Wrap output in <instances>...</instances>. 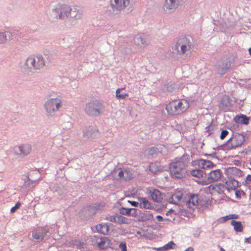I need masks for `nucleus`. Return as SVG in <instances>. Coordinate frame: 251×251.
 Listing matches in <instances>:
<instances>
[{"label": "nucleus", "mask_w": 251, "mask_h": 251, "mask_svg": "<svg viewBox=\"0 0 251 251\" xmlns=\"http://www.w3.org/2000/svg\"><path fill=\"white\" fill-rule=\"evenodd\" d=\"M118 176L120 179L124 180H129L132 178L133 174L128 169H120Z\"/></svg>", "instance_id": "obj_17"}, {"label": "nucleus", "mask_w": 251, "mask_h": 251, "mask_svg": "<svg viewBox=\"0 0 251 251\" xmlns=\"http://www.w3.org/2000/svg\"><path fill=\"white\" fill-rule=\"evenodd\" d=\"M110 220L111 222H115L117 223V215L112 216L110 217Z\"/></svg>", "instance_id": "obj_42"}, {"label": "nucleus", "mask_w": 251, "mask_h": 251, "mask_svg": "<svg viewBox=\"0 0 251 251\" xmlns=\"http://www.w3.org/2000/svg\"><path fill=\"white\" fill-rule=\"evenodd\" d=\"M56 10H57V12L60 11V12L59 15L60 18H62L64 15L68 16L72 10L70 6L66 5H61L58 8H57Z\"/></svg>", "instance_id": "obj_20"}, {"label": "nucleus", "mask_w": 251, "mask_h": 251, "mask_svg": "<svg viewBox=\"0 0 251 251\" xmlns=\"http://www.w3.org/2000/svg\"><path fill=\"white\" fill-rule=\"evenodd\" d=\"M155 166H156L155 164L152 163L151 164V165L150 166V171L153 173H156L158 171V170H156L154 169Z\"/></svg>", "instance_id": "obj_39"}, {"label": "nucleus", "mask_w": 251, "mask_h": 251, "mask_svg": "<svg viewBox=\"0 0 251 251\" xmlns=\"http://www.w3.org/2000/svg\"><path fill=\"white\" fill-rule=\"evenodd\" d=\"M148 192L153 201L157 202L161 201L162 194L158 190L150 188L148 189Z\"/></svg>", "instance_id": "obj_11"}, {"label": "nucleus", "mask_w": 251, "mask_h": 251, "mask_svg": "<svg viewBox=\"0 0 251 251\" xmlns=\"http://www.w3.org/2000/svg\"><path fill=\"white\" fill-rule=\"evenodd\" d=\"M21 205V203L20 202H17L16 204H15V205L11 208L10 212L11 213L15 212L16 211V210H17L18 209H19L20 208Z\"/></svg>", "instance_id": "obj_35"}, {"label": "nucleus", "mask_w": 251, "mask_h": 251, "mask_svg": "<svg viewBox=\"0 0 251 251\" xmlns=\"http://www.w3.org/2000/svg\"><path fill=\"white\" fill-rule=\"evenodd\" d=\"M128 202L131 203V204L132 206H137L138 205V202L135 201H129Z\"/></svg>", "instance_id": "obj_43"}, {"label": "nucleus", "mask_w": 251, "mask_h": 251, "mask_svg": "<svg viewBox=\"0 0 251 251\" xmlns=\"http://www.w3.org/2000/svg\"><path fill=\"white\" fill-rule=\"evenodd\" d=\"M189 107V102L185 99H178L170 101L166 106L169 115H177L185 112Z\"/></svg>", "instance_id": "obj_1"}, {"label": "nucleus", "mask_w": 251, "mask_h": 251, "mask_svg": "<svg viewBox=\"0 0 251 251\" xmlns=\"http://www.w3.org/2000/svg\"><path fill=\"white\" fill-rule=\"evenodd\" d=\"M175 245L176 244H175V243L173 241H171L169 242L168 243L165 245L162 248L163 250L167 251L169 249H173V247L175 246Z\"/></svg>", "instance_id": "obj_32"}, {"label": "nucleus", "mask_w": 251, "mask_h": 251, "mask_svg": "<svg viewBox=\"0 0 251 251\" xmlns=\"http://www.w3.org/2000/svg\"><path fill=\"white\" fill-rule=\"evenodd\" d=\"M104 105L98 100H94L88 103L85 108V112L89 116H98L102 113Z\"/></svg>", "instance_id": "obj_3"}, {"label": "nucleus", "mask_w": 251, "mask_h": 251, "mask_svg": "<svg viewBox=\"0 0 251 251\" xmlns=\"http://www.w3.org/2000/svg\"><path fill=\"white\" fill-rule=\"evenodd\" d=\"M231 225L233 226L234 230L237 232H242L243 230V226L241 222L232 221Z\"/></svg>", "instance_id": "obj_25"}, {"label": "nucleus", "mask_w": 251, "mask_h": 251, "mask_svg": "<svg viewBox=\"0 0 251 251\" xmlns=\"http://www.w3.org/2000/svg\"><path fill=\"white\" fill-rule=\"evenodd\" d=\"M155 149H156L155 148H154V147H152V148H151V151H153L154 150L155 151Z\"/></svg>", "instance_id": "obj_46"}, {"label": "nucleus", "mask_w": 251, "mask_h": 251, "mask_svg": "<svg viewBox=\"0 0 251 251\" xmlns=\"http://www.w3.org/2000/svg\"><path fill=\"white\" fill-rule=\"evenodd\" d=\"M245 141L243 135L235 133L227 141L226 146L229 149H232L241 146Z\"/></svg>", "instance_id": "obj_7"}, {"label": "nucleus", "mask_w": 251, "mask_h": 251, "mask_svg": "<svg viewBox=\"0 0 251 251\" xmlns=\"http://www.w3.org/2000/svg\"><path fill=\"white\" fill-rule=\"evenodd\" d=\"M208 188L210 193L211 194H222L224 193L225 189L224 185L221 183L210 185Z\"/></svg>", "instance_id": "obj_13"}, {"label": "nucleus", "mask_w": 251, "mask_h": 251, "mask_svg": "<svg viewBox=\"0 0 251 251\" xmlns=\"http://www.w3.org/2000/svg\"><path fill=\"white\" fill-rule=\"evenodd\" d=\"M121 89H122V90L125 89V87H123V88H121Z\"/></svg>", "instance_id": "obj_50"}, {"label": "nucleus", "mask_w": 251, "mask_h": 251, "mask_svg": "<svg viewBox=\"0 0 251 251\" xmlns=\"http://www.w3.org/2000/svg\"><path fill=\"white\" fill-rule=\"evenodd\" d=\"M192 44L190 40L186 37L179 38L175 46V50L178 54L183 55L192 48Z\"/></svg>", "instance_id": "obj_5"}, {"label": "nucleus", "mask_w": 251, "mask_h": 251, "mask_svg": "<svg viewBox=\"0 0 251 251\" xmlns=\"http://www.w3.org/2000/svg\"><path fill=\"white\" fill-rule=\"evenodd\" d=\"M170 171L172 177L181 178L187 173L186 165L183 161H176L170 164Z\"/></svg>", "instance_id": "obj_2"}, {"label": "nucleus", "mask_w": 251, "mask_h": 251, "mask_svg": "<svg viewBox=\"0 0 251 251\" xmlns=\"http://www.w3.org/2000/svg\"><path fill=\"white\" fill-rule=\"evenodd\" d=\"M197 162L199 167L203 169H210L215 166V164L210 160L199 159Z\"/></svg>", "instance_id": "obj_16"}, {"label": "nucleus", "mask_w": 251, "mask_h": 251, "mask_svg": "<svg viewBox=\"0 0 251 251\" xmlns=\"http://www.w3.org/2000/svg\"><path fill=\"white\" fill-rule=\"evenodd\" d=\"M94 238L98 247L100 249H105L110 245V241L106 237L95 236Z\"/></svg>", "instance_id": "obj_14"}, {"label": "nucleus", "mask_w": 251, "mask_h": 251, "mask_svg": "<svg viewBox=\"0 0 251 251\" xmlns=\"http://www.w3.org/2000/svg\"><path fill=\"white\" fill-rule=\"evenodd\" d=\"M62 100L58 98L50 99L46 101L45 108L49 115L58 110L61 106Z\"/></svg>", "instance_id": "obj_6"}, {"label": "nucleus", "mask_w": 251, "mask_h": 251, "mask_svg": "<svg viewBox=\"0 0 251 251\" xmlns=\"http://www.w3.org/2000/svg\"><path fill=\"white\" fill-rule=\"evenodd\" d=\"M156 219L159 222H161V221H163V217L161 216H160V215H157L156 216Z\"/></svg>", "instance_id": "obj_44"}, {"label": "nucleus", "mask_w": 251, "mask_h": 251, "mask_svg": "<svg viewBox=\"0 0 251 251\" xmlns=\"http://www.w3.org/2000/svg\"><path fill=\"white\" fill-rule=\"evenodd\" d=\"M25 65L31 70H36L43 68L45 65V63L42 56L33 55L27 58Z\"/></svg>", "instance_id": "obj_4"}, {"label": "nucleus", "mask_w": 251, "mask_h": 251, "mask_svg": "<svg viewBox=\"0 0 251 251\" xmlns=\"http://www.w3.org/2000/svg\"><path fill=\"white\" fill-rule=\"evenodd\" d=\"M122 91V89H117L116 91V96L117 98L120 99H124L127 97L128 96V94L127 93H125L124 94H120V93Z\"/></svg>", "instance_id": "obj_31"}, {"label": "nucleus", "mask_w": 251, "mask_h": 251, "mask_svg": "<svg viewBox=\"0 0 251 251\" xmlns=\"http://www.w3.org/2000/svg\"><path fill=\"white\" fill-rule=\"evenodd\" d=\"M227 173L232 176H239L241 175V171L236 167H230L227 169Z\"/></svg>", "instance_id": "obj_24"}, {"label": "nucleus", "mask_w": 251, "mask_h": 251, "mask_svg": "<svg viewBox=\"0 0 251 251\" xmlns=\"http://www.w3.org/2000/svg\"><path fill=\"white\" fill-rule=\"evenodd\" d=\"M245 182L247 184H250L251 182V175H248Z\"/></svg>", "instance_id": "obj_41"}, {"label": "nucleus", "mask_w": 251, "mask_h": 251, "mask_svg": "<svg viewBox=\"0 0 251 251\" xmlns=\"http://www.w3.org/2000/svg\"><path fill=\"white\" fill-rule=\"evenodd\" d=\"M249 52L250 54L251 55V47L249 48Z\"/></svg>", "instance_id": "obj_47"}, {"label": "nucleus", "mask_w": 251, "mask_h": 251, "mask_svg": "<svg viewBox=\"0 0 251 251\" xmlns=\"http://www.w3.org/2000/svg\"><path fill=\"white\" fill-rule=\"evenodd\" d=\"M190 174L193 177H196L198 179L196 180L199 183L200 181H202V179H205L206 173L204 171L200 169H194L192 170L190 172Z\"/></svg>", "instance_id": "obj_15"}, {"label": "nucleus", "mask_w": 251, "mask_h": 251, "mask_svg": "<svg viewBox=\"0 0 251 251\" xmlns=\"http://www.w3.org/2000/svg\"><path fill=\"white\" fill-rule=\"evenodd\" d=\"M131 211H134V213H133L132 214V215H133L134 214L135 215H136V210L134 208H130V209H128L127 210H126V214L128 215H130V212Z\"/></svg>", "instance_id": "obj_40"}, {"label": "nucleus", "mask_w": 251, "mask_h": 251, "mask_svg": "<svg viewBox=\"0 0 251 251\" xmlns=\"http://www.w3.org/2000/svg\"><path fill=\"white\" fill-rule=\"evenodd\" d=\"M49 231V228L46 227H38L33 231L32 237L38 241H42Z\"/></svg>", "instance_id": "obj_9"}, {"label": "nucleus", "mask_w": 251, "mask_h": 251, "mask_svg": "<svg viewBox=\"0 0 251 251\" xmlns=\"http://www.w3.org/2000/svg\"><path fill=\"white\" fill-rule=\"evenodd\" d=\"M139 201L140 202V206L141 207L149 209L151 207V203L145 198H141L139 199Z\"/></svg>", "instance_id": "obj_26"}, {"label": "nucleus", "mask_w": 251, "mask_h": 251, "mask_svg": "<svg viewBox=\"0 0 251 251\" xmlns=\"http://www.w3.org/2000/svg\"><path fill=\"white\" fill-rule=\"evenodd\" d=\"M97 231L103 234H107L109 231V227L107 224L101 223L96 226Z\"/></svg>", "instance_id": "obj_21"}, {"label": "nucleus", "mask_w": 251, "mask_h": 251, "mask_svg": "<svg viewBox=\"0 0 251 251\" xmlns=\"http://www.w3.org/2000/svg\"><path fill=\"white\" fill-rule=\"evenodd\" d=\"M220 250L221 251H225V249H223V248H221Z\"/></svg>", "instance_id": "obj_48"}, {"label": "nucleus", "mask_w": 251, "mask_h": 251, "mask_svg": "<svg viewBox=\"0 0 251 251\" xmlns=\"http://www.w3.org/2000/svg\"><path fill=\"white\" fill-rule=\"evenodd\" d=\"M119 248L122 251H127L126 243L125 242H122L120 243Z\"/></svg>", "instance_id": "obj_36"}, {"label": "nucleus", "mask_w": 251, "mask_h": 251, "mask_svg": "<svg viewBox=\"0 0 251 251\" xmlns=\"http://www.w3.org/2000/svg\"><path fill=\"white\" fill-rule=\"evenodd\" d=\"M199 199L198 196L196 195H191L188 201V205L189 207L192 206H196L199 203Z\"/></svg>", "instance_id": "obj_23"}, {"label": "nucleus", "mask_w": 251, "mask_h": 251, "mask_svg": "<svg viewBox=\"0 0 251 251\" xmlns=\"http://www.w3.org/2000/svg\"><path fill=\"white\" fill-rule=\"evenodd\" d=\"M224 186L225 188H226L228 191L234 190L238 186V182L234 179H229L226 181Z\"/></svg>", "instance_id": "obj_22"}, {"label": "nucleus", "mask_w": 251, "mask_h": 251, "mask_svg": "<svg viewBox=\"0 0 251 251\" xmlns=\"http://www.w3.org/2000/svg\"><path fill=\"white\" fill-rule=\"evenodd\" d=\"M6 33H0V44L4 43L6 41Z\"/></svg>", "instance_id": "obj_33"}, {"label": "nucleus", "mask_w": 251, "mask_h": 251, "mask_svg": "<svg viewBox=\"0 0 251 251\" xmlns=\"http://www.w3.org/2000/svg\"><path fill=\"white\" fill-rule=\"evenodd\" d=\"M130 0H114V3L112 4L113 10H121L125 9L129 4Z\"/></svg>", "instance_id": "obj_12"}, {"label": "nucleus", "mask_w": 251, "mask_h": 251, "mask_svg": "<svg viewBox=\"0 0 251 251\" xmlns=\"http://www.w3.org/2000/svg\"><path fill=\"white\" fill-rule=\"evenodd\" d=\"M222 176V172L220 169H216L211 171L204 179H202L200 183L201 185H207L208 183L216 182L219 180Z\"/></svg>", "instance_id": "obj_8"}, {"label": "nucleus", "mask_w": 251, "mask_h": 251, "mask_svg": "<svg viewBox=\"0 0 251 251\" xmlns=\"http://www.w3.org/2000/svg\"><path fill=\"white\" fill-rule=\"evenodd\" d=\"M237 121L241 123L247 125L249 124V118L247 116L242 115L239 117H236Z\"/></svg>", "instance_id": "obj_28"}, {"label": "nucleus", "mask_w": 251, "mask_h": 251, "mask_svg": "<svg viewBox=\"0 0 251 251\" xmlns=\"http://www.w3.org/2000/svg\"><path fill=\"white\" fill-rule=\"evenodd\" d=\"M182 195L180 193L174 194L172 196V200L174 203H177L182 199Z\"/></svg>", "instance_id": "obj_29"}, {"label": "nucleus", "mask_w": 251, "mask_h": 251, "mask_svg": "<svg viewBox=\"0 0 251 251\" xmlns=\"http://www.w3.org/2000/svg\"><path fill=\"white\" fill-rule=\"evenodd\" d=\"M180 3V0H166L164 8L166 10H174Z\"/></svg>", "instance_id": "obj_19"}, {"label": "nucleus", "mask_w": 251, "mask_h": 251, "mask_svg": "<svg viewBox=\"0 0 251 251\" xmlns=\"http://www.w3.org/2000/svg\"><path fill=\"white\" fill-rule=\"evenodd\" d=\"M141 218L143 221L151 220L153 218V215L150 211H146L143 213Z\"/></svg>", "instance_id": "obj_27"}, {"label": "nucleus", "mask_w": 251, "mask_h": 251, "mask_svg": "<svg viewBox=\"0 0 251 251\" xmlns=\"http://www.w3.org/2000/svg\"><path fill=\"white\" fill-rule=\"evenodd\" d=\"M244 194V192L243 191H240L239 190H237L235 191V196L236 198L239 199L241 197L242 195H243Z\"/></svg>", "instance_id": "obj_37"}, {"label": "nucleus", "mask_w": 251, "mask_h": 251, "mask_svg": "<svg viewBox=\"0 0 251 251\" xmlns=\"http://www.w3.org/2000/svg\"><path fill=\"white\" fill-rule=\"evenodd\" d=\"M185 251H194V249L191 247H189Z\"/></svg>", "instance_id": "obj_45"}, {"label": "nucleus", "mask_w": 251, "mask_h": 251, "mask_svg": "<svg viewBox=\"0 0 251 251\" xmlns=\"http://www.w3.org/2000/svg\"><path fill=\"white\" fill-rule=\"evenodd\" d=\"M7 34L8 35H10V33H8V32H7Z\"/></svg>", "instance_id": "obj_49"}, {"label": "nucleus", "mask_w": 251, "mask_h": 251, "mask_svg": "<svg viewBox=\"0 0 251 251\" xmlns=\"http://www.w3.org/2000/svg\"><path fill=\"white\" fill-rule=\"evenodd\" d=\"M238 215L236 214H230L229 215H227L224 217L225 221H227L230 219H238Z\"/></svg>", "instance_id": "obj_34"}, {"label": "nucleus", "mask_w": 251, "mask_h": 251, "mask_svg": "<svg viewBox=\"0 0 251 251\" xmlns=\"http://www.w3.org/2000/svg\"><path fill=\"white\" fill-rule=\"evenodd\" d=\"M127 219L122 215H117V223L119 224L127 223Z\"/></svg>", "instance_id": "obj_30"}, {"label": "nucleus", "mask_w": 251, "mask_h": 251, "mask_svg": "<svg viewBox=\"0 0 251 251\" xmlns=\"http://www.w3.org/2000/svg\"><path fill=\"white\" fill-rule=\"evenodd\" d=\"M228 131L226 130H223L221 134L220 138L221 139H224L228 134Z\"/></svg>", "instance_id": "obj_38"}, {"label": "nucleus", "mask_w": 251, "mask_h": 251, "mask_svg": "<svg viewBox=\"0 0 251 251\" xmlns=\"http://www.w3.org/2000/svg\"><path fill=\"white\" fill-rule=\"evenodd\" d=\"M150 40L149 36L145 34L137 35L134 39V42L136 45L143 47L147 46Z\"/></svg>", "instance_id": "obj_10"}, {"label": "nucleus", "mask_w": 251, "mask_h": 251, "mask_svg": "<svg viewBox=\"0 0 251 251\" xmlns=\"http://www.w3.org/2000/svg\"><path fill=\"white\" fill-rule=\"evenodd\" d=\"M20 153V155L25 156L29 154L32 149L31 145L29 144H24L21 145L18 147Z\"/></svg>", "instance_id": "obj_18"}]
</instances>
